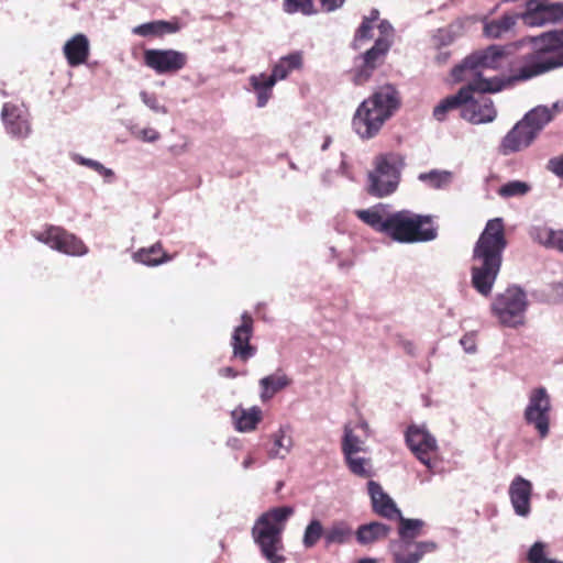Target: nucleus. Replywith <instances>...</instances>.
Instances as JSON below:
<instances>
[{
	"label": "nucleus",
	"instance_id": "obj_59",
	"mask_svg": "<svg viewBox=\"0 0 563 563\" xmlns=\"http://www.w3.org/2000/svg\"><path fill=\"white\" fill-rule=\"evenodd\" d=\"M338 173H340L342 176H344L349 179H353L352 174L350 173L349 166L344 161L341 162Z\"/></svg>",
	"mask_w": 563,
	"mask_h": 563
},
{
	"label": "nucleus",
	"instance_id": "obj_44",
	"mask_svg": "<svg viewBox=\"0 0 563 563\" xmlns=\"http://www.w3.org/2000/svg\"><path fill=\"white\" fill-rule=\"evenodd\" d=\"M324 537L322 525L319 520H311L305 529L302 544L309 549L317 544L321 537Z\"/></svg>",
	"mask_w": 563,
	"mask_h": 563
},
{
	"label": "nucleus",
	"instance_id": "obj_24",
	"mask_svg": "<svg viewBox=\"0 0 563 563\" xmlns=\"http://www.w3.org/2000/svg\"><path fill=\"white\" fill-rule=\"evenodd\" d=\"M183 29V24L178 19L170 21L155 20L136 25L132 29V33L142 37H162L166 34H174Z\"/></svg>",
	"mask_w": 563,
	"mask_h": 563
},
{
	"label": "nucleus",
	"instance_id": "obj_36",
	"mask_svg": "<svg viewBox=\"0 0 563 563\" xmlns=\"http://www.w3.org/2000/svg\"><path fill=\"white\" fill-rule=\"evenodd\" d=\"M464 30L462 21L457 20L452 22L445 27L437 30L432 36V41L437 47L451 45L456 38H459Z\"/></svg>",
	"mask_w": 563,
	"mask_h": 563
},
{
	"label": "nucleus",
	"instance_id": "obj_55",
	"mask_svg": "<svg viewBox=\"0 0 563 563\" xmlns=\"http://www.w3.org/2000/svg\"><path fill=\"white\" fill-rule=\"evenodd\" d=\"M460 343L466 353L472 354V353L476 352V343H475V339L472 334H466V335L462 336V339L460 340Z\"/></svg>",
	"mask_w": 563,
	"mask_h": 563
},
{
	"label": "nucleus",
	"instance_id": "obj_20",
	"mask_svg": "<svg viewBox=\"0 0 563 563\" xmlns=\"http://www.w3.org/2000/svg\"><path fill=\"white\" fill-rule=\"evenodd\" d=\"M508 494L515 514L527 518L531 512V482L522 476H516L509 485Z\"/></svg>",
	"mask_w": 563,
	"mask_h": 563
},
{
	"label": "nucleus",
	"instance_id": "obj_27",
	"mask_svg": "<svg viewBox=\"0 0 563 563\" xmlns=\"http://www.w3.org/2000/svg\"><path fill=\"white\" fill-rule=\"evenodd\" d=\"M249 82L252 91H254L256 95L257 108H264L272 98L273 88L276 85V80L271 75L260 73L250 76Z\"/></svg>",
	"mask_w": 563,
	"mask_h": 563
},
{
	"label": "nucleus",
	"instance_id": "obj_48",
	"mask_svg": "<svg viewBox=\"0 0 563 563\" xmlns=\"http://www.w3.org/2000/svg\"><path fill=\"white\" fill-rule=\"evenodd\" d=\"M553 235V229L545 227V225H533L529 230V236L530 239L544 246L547 249L548 244L550 243V239Z\"/></svg>",
	"mask_w": 563,
	"mask_h": 563
},
{
	"label": "nucleus",
	"instance_id": "obj_53",
	"mask_svg": "<svg viewBox=\"0 0 563 563\" xmlns=\"http://www.w3.org/2000/svg\"><path fill=\"white\" fill-rule=\"evenodd\" d=\"M547 249L563 253V230H554Z\"/></svg>",
	"mask_w": 563,
	"mask_h": 563
},
{
	"label": "nucleus",
	"instance_id": "obj_49",
	"mask_svg": "<svg viewBox=\"0 0 563 563\" xmlns=\"http://www.w3.org/2000/svg\"><path fill=\"white\" fill-rule=\"evenodd\" d=\"M140 98L143 101V103L153 112L161 114H166L168 112L167 108L164 104L159 103L158 98L155 93L142 90L140 92Z\"/></svg>",
	"mask_w": 563,
	"mask_h": 563
},
{
	"label": "nucleus",
	"instance_id": "obj_41",
	"mask_svg": "<svg viewBox=\"0 0 563 563\" xmlns=\"http://www.w3.org/2000/svg\"><path fill=\"white\" fill-rule=\"evenodd\" d=\"M344 459L349 470L354 475L363 478H367L372 475V465L369 459L357 456V454L344 455Z\"/></svg>",
	"mask_w": 563,
	"mask_h": 563
},
{
	"label": "nucleus",
	"instance_id": "obj_52",
	"mask_svg": "<svg viewBox=\"0 0 563 563\" xmlns=\"http://www.w3.org/2000/svg\"><path fill=\"white\" fill-rule=\"evenodd\" d=\"M136 136L144 142L154 143L159 140L161 134L153 128H144L137 132Z\"/></svg>",
	"mask_w": 563,
	"mask_h": 563
},
{
	"label": "nucleus",
	"instance_id": "obj_61",
	"mask_svg": "<svg viewBox=\"0 0 563 563\" xmlns=\"http://www.w3.org/2000/svg\"><path fill=\"white\" fill-rule=\"evenodd\" d=\"M332 172L331 170H327L325 173L322 174L321 176V181L323 185L325 186H329L331 185V176H332Z\"/></svg>",
	"mask_w": 563,
	"mask_h": 563
},
{
	"label": "nucleus",
	"instance_id": "obj_45",
	"mask_svg": "<svg viewBox=\"0 0 563 563\" xmlns=\"http://www.w3.org/2000/svg\"><path fill=\"white\" fill-rule=\"evenodd\" d=\"M284 10L289 14L302 13L303 15H312L317 12L312 0H285Z\"/></svg>",
	"mask_w": 563,
	"mask_h": 563
},
{
	"label": "nucleus",
	"instance_id": "obj_23",
	"mask_svg": "<svg viewBox=\"0 0 563 563\" xmlns=\"http://www.w3.org/2000/svg\"><path fill=\"white\" fill-rule=\"evenodd\" d=\"M63 52L69 66L76 67L85 64L90 53L88 37L82 33L74 35L65 43Z\"/></svg>",
	"mask_w": 563,
	"mask_h": 563
},
{
	"label": "nucleus",
	"instance_id": "obj_60",
	"mask_svg": "<svg viewBox=\"0 0 563 563\" xmlns=\"http://www.w3.org/2000/svg\"><path fill=\"white\" fill-rule=\"evenodd\" d=\"M356 428L363 430L366 438L369 435V426H368V423L365 420H361L356 424Z\"/></svg>",
	"mask_w": 563,
	"mask_h": 563
},
{
	"label": "nucleus",
	"instance_id": "obj_57",
	"mask_svg": "<svg viewBox=\"0 0 563 563\" xmlns=\"http://www.w3.org/2000/svg\"><path fill=\"white\" fill-rule=\"evenodd\" d=\"M363 21H367L368 25H376L379 22V11L373 9L368 16H364Z\"/></svg>",
	"mask_w": 563,
	"mask_h": 563
},
{
	"label": "nucleus",
	"instance_id": "obj_9",
	"mask_svg": "<svg viewBox=\"0 0 563 563\" xmlns=\"http://www.w3.org/2000/svg\"><path fill=\"white\" fill-rule=\"evenodd\" d=\"M551 412L552 401L547 388L540 386L531 389L523 410V420L536 430L540 439L548 438L550 433Z\"/></svg>",
	"mask_w": 563,
	"mask_h": 563
},
{
	"label": "nucleus",
	"instance_id": "obj_39",
	"mask_svg": "<svg viewBox=\"0 0 563 563\" xmlns=\"http://www.w3.org/2000/svg\"><path fill=\"white\" fill-rule=\"evenodd\" d=\"M73 161L79 165L86 166L95 170L96 173L103 177L106 183L110 184L114 181V172L111 168L106 167L99 161L87 158L79 154H74Z\"/></svg>",
	"mask_w": 563,
	"mask_h": 563
},
{
	"label": "nucleus",
	"instance_id": "obj_13",
	"mask_svg": "<svg viewBox=\"0 0 563 563\" xmlns=\"http://www.w3.org/2000/svg\"><path fill=\"white\" fill-rule=\"evenodd\" d=\"M390 46L382 41H374V44L363 53L354 57L353 68L351 70L353 81L356 85L367 82L374 71L380 67L387 57Z\"/></svg>",
	"mask_w": 563,
	"mask_h": 563
},
{
	"label": "nucleus",
	"instance_id": "obj_1",
	"mask_svg": "<svg viewBox=\"0 0 563 563\" xmlns=\"http://www.w3.org/2000/svg\"><path fill=\"white\" fill-rule=\"evenodd\" d=\"M506 247L504 219L488 220L473 247L471 266L472 285L484 297L493 291Z\"/></svg>",
	"mask_w": 563,
	"mask_h": 563
},
{
	"label": "nucleus",
	"instance_id": "obj_4",
	"mask_svg": "<svg viewBox=\"0 0 563 563\" xmlns=\"http://www.w3.org/2000/svg\"><path fill=\"white\" fill-rule=\"evenodd\" d=\"M523 41L531 45V51L520 55L521 66L515 79L528 80L563 66V29L548 31Z\"/></svg>",
	"mask_w": 563,
	"mask_h": 563
},
{
	"label": "nucleus",
	"instance_id": "obj_26",
	"mask_svg": "<svg viewBox=\"0 0 563 563\" xmlns=\"http://www.w3.org/2000/svg\"><path fill=\"white\" fill-rule=\"evenodd\" d=\"M391 532L390 526L380 521L361 525L355 531V539L363 547L372 545L386 539Z\"/></svg>",
	"mask_w": 563,
	"mask_h": 563
},
{
	"label": "nucleus",
	"instance_id": "obj_18",
	"mask_svg": "<svg viewBox=\"0 0 563 563\" xmlns=\"http://www.w3.org/2000/svg\"><path fill=\"white\" fill-rule=\"evenodd\" d=\"M496 115L497 111L494 107L493 100L484 95H481L475 99L473 97V92H471L468 101L463 103V108L461 110V117L473 124L493 122L496 119Z\"/></svg>",
	"mask_w": 563,
	"mask_h": 563
},
{
	"label": "nucleus",
	"instance_id": "obj_28",
	"mask_svg": "<svg viewBox=\"0 0 563 563\" xmlns=\"http://www.w3.org/2000/svg\"><path fill=\"white\" fill-rule=\"evenodd\" d=\"M291 383L290 378L283 373L282 371H277L272 375L265 376L260 379L261 387V400L267 401L274 397L275 394L283 390Z\"/></svg>",
	"mask_w": 563,
	"mask_h": 563
},
{
	"label": "nucleus",
	"instance_id": "obj_51",
	"mask_svg": "<svg viewBox=\"0 0 563 563\" xmlns=\"http://www.w3.org/2000/svg\"><path fill=\"white\" fill-rule=\"evenodd\" d=\"M547 168L555 176L563 179V154L561 156L550 158Z\"/></svg>",
	"mask_w": 563,
	"mask_h": 563
},
{
	"label": "nucleus",
	"instance_id": "obj_6",
	"mask_svg": "<svg viewBox=\"0 0 563 563\" xmlns=\"http://www.w3.org/2000/svg\"><path fill=\"white\" fill-rule=\"evenodd\" d=\"M385 234L398 243L410 244L434 240L438 229L431 217L400 210L390 213Z\"/></svg>",
	"mask_w": 563,
	"mask_h": 563
},
{
	"label": "nucleus",
	"instance_id": "obj_46",
	"mask_svg": "<svg viewBox=\"0 0 563 563\" xmlns=\"http://www.w3.org/2000/svg\"><path fill=\"white\" fill-rule=\"evenodd\" d=\"M542 25L563 20V4L560 2L547 3L542 0Z\"/></svg>",
	"mask_w": 563,
	"mask_h": 563
},
{
	"label": "nucleus",
	"instance_id": "obj_8",
	"mask_svg": "<svg viewBox=\"0 0 563 563\" xmlns=\"http://www.w3.org/2000/svg\"><path fill=\"white\" fill-rule=\"evenodd\" d=\"M528 298L523 289L509 286L494 298L490 310L499 323L508 328H517L525 323Z\"/></svg>",
	"mask_w": 563,
	"mask_h": 563
},
{
	"label": "nucleus",
	"instance_id": "obj_40",
	"mask_svg": "<svg viewBox=\"0 0 563 563\" xmlns=\"http://www.w3.org/2000/svg\"><path fill=\"white\" fill-rule=\"evenodd\" d=\"M363 451H365L364 441L354 433V430L349 424H346L344 427V434L342 439L343 455L357 454Z\"/></svg>",
	"mask_w": 563,
	"mask_h": 563
},
{
	"label": "nucleus",
	"instance_id": "obj_5",
	"mask_svg": "<svg viewBox=\"0 0 563 563\" xmlns=\"http://www.w3.org/2000/svg\"><path fill=\"white\" fill-rule=\"evenodd\" d=\"M294 508L282 506L262 514L252 528V537L261 554L269 563H284L283 532Z\"/></svg>",
	"mask_w": 563,
	"mask_h": 563
},
{
	"label": "nucleus",
	"instance_id": "obj_47",
	"mask_svg": "<svg viewBox=\"0 0 563 563\" xmlns=\"http://www.w3.org/2000/svg\"><path fill=\"white\" fill-rule=\"evenodd\" d=\"M527 560L529 563H563L558 560L545 558V543L541 541H537L531 545Z\"/></svg>",
	"mask_w": 563,
	"mask_h": 563
},
{
	"label": "nucleus",
	"instance_id": "obj_50",
	"mask_svg": "<svg viewBox=\"0 0 563 563\" xmlns=\"http://www.w3.org/2000/svg\"><path fill=\"white\" fill-rule=\"evenodd\" d=\"M375 29L378 31L377 37H375V41H382L387 43L388 46L391 47L394 42V27L387 20H380L376 25Z\"/></svg>",
	"mask_w": 563,
	"mask_h": 563
},
{
	"label": "nucleus",
	"instance_id": "obj_2",
	"mask_svg": "<svg viewBox=\"0 0 563 563\" xmlns=\"http://www.w3.org/2000/svg\"><path fill=\"white\" fill-rule=\"evenodd\" d=\"M400 102L396 87L389 84L378 87L357 107L352 119L354 132L362 140L375 137L399 109Z\"/></svg>",
	"mask_w": 563,
	"mask_h": 563
},
{
	"label": "nucleus",
	"instance_id": "obj_62",
	"mask_svg": "<svg viewBox=\"0 0 563 563\" xmlns=\"http://www.w3.org/2000/svg\"><path fill=\"white\" fill-rule=\"evenodd\" d=\"M551 111L553 113V115L560 111L563 110V101H556L554 102L552 106H551Z\"/></svg>",
	"mask_w": 563,
	"mask_h": 563
},
{
	"label": "nucleus",
	"instance_id": "obj_35",
	"mask_svg": "<svg viewBox=\"0 0 563 563\" xmlns=\"http://www.w3.org/2000/svg\"><path fill=\"white\" fill-rule=\"evenodd\" d=\"M353 534L352 527L343 521H335L324 531V541L327 545L346 543Z\"/></svg>",
	"mask_w": 563,
	"mask_h": 563
},
{
	"label": "nucleus",
	"instance_id": "obj_31",
	"mask_svg": "<svg viewBox=\"0 0 563 563\" xmlns=\"http://www.w3.org/2000/svg\"><path fill=\"white\" fill-rule=\"evenodd\" d=\"M132 257L136 263L146 266H158L173 260V256L163 251V246L159 242L150 247L140 249Z\"/></svg>",
	"mask_w": 563,
	"mask_h": 563
},
{
	"label": "nucleus",
	"instance_id": "obj_16",
	"mask_svg": "<svg viewBox=\"0 0 563 563\" xmlns=\"http://www.w3.org/2000/svg\"><path fill=\"white\" fill-rule=\"evenodd\" d=\"M187 55L176 49L151 48L144 52V63L156 74H174L187 64Z\"/></svg>",
	"mask_w": 563,
	"mask_h": 563
},
{
	"label": "nucleus",
	"instance_id": "obj_54",
	"mask_svg": "<svg viewBox=\"0 0 563 563\" xmlns=\"http://www.w3.org/2000/svg\"><path fill=\"white\" fill-rule=\"evenodd\" d=\"M183 142L169 146V152L174 155H183L188 152L190 140L188 136H181Z\"/></svg>",
	"mask_w": 563,
	"mask_h": 563
},
{
	"label": "nucleus",
	"instance_id": "obj_42",
	"mask_svg": "<svg viewBox=\"0 0 563 563\" xmlns=\"http://www.w3.org/2000/svg\"><path fill=\"white\" fill-rule=\"evenodd\" d=\"M531 190V186L522 180H511L498 189V195L503 198L522 197Z\"/></svg>",
	"mask_w": 563,
	"mask_h": 563
},
{
	"label": "nucleus",
	"instance_id": "obj_14",
	"mask_svg": "<svg viewBox=\"0 0 563 563\" xmlns=\"http://www.w3.org/2000/svg\"><path fill=\"white\" fill-rule=\"evenodd\" d=\"M1 120L5 133L13 140H26L33 133L31 113L24 103L5 102Z\"/></svg>",
	"mask_w": 563,
	"mask_h": 563
},
{
	"label": "nucleus",
	"instance_id": "obj_34",
	"mask_svg": "<svg viewBox=\"0 0 563 563\" xmlns=\"http://www.w3.org/2000/svg\"><path fill=\"white\" fill-rule=\"evenodd\" d=\"M394 520L399 522L398 527V541L416 542L415 539L421 536V530L424 527V521L421 519H408L402 517H396Z\"/></svg>",
	"mask_w": 563,
	"mask_h": 563
},
{
	"label": "nucleus",
	"instance_id": "obj_63",
	"mask_svg": "<svg viewBox=\"0 0 563 563\" xmlns=\"http://www.w3.org/2000/svg\"><path fill=\"white\" fill-rule=\"evenodd\" d=\"M255 460L249 455L242 463V466L244 470H247L250 468L253 464H254Z\"/></svg>",
	"mask_w": 563,
	"mask_h": 563
},
{
	"label": "nucleus",
	"instance_id": "obj_3",
	"mask_svg": "<svg viewBox=\"0 0 563 563\" xmlns=\"http://www.w3.org/2000/svg\"><path fill=\"white\" fill-rule=\"evenodd\" d=\"M521 46H525V41H518L504 46L490 45L484 49L476 51L468 55L462 64L452 69V77L455 81L467 80L471 82L477 79L478 75L482 74L484 78H496L501 80L504 88L507 84L518 81L515 79L518 71L507 78L498 76L489 77L485 75V71L490 69L497 70L515 63L521 64L520 56L516 57V60L512 58L515 52Z\"/></svg>",
	"mask_w": 563,
	"mask_h": 563
},
{
	"label": "nucleus",
	"instance_id": "obj_33",
	"mask_svg": "<svg viewBox=\"0 0 563 563\" xmlns=\"http://www.w3.org/2000/svg\"><path fill=\"white\" fill-rule=\"evenodd\" d=\"M553 120V113L547 106H538L527 112L521 121L538 136L543 128Z\"/></svg>",
	"mask_w": 563,
	"mask_h": 563
},
{
	"label": "nucleus",
	"instance_id": "obj_29",
	"mask_svg": "<svg viewBox=\"0 0 563 563\" xmlns=\"http://www.w3.org/2000/svg\"><path fill=\"white\" fill-rule=\"evenodd\" d=\"M271 438L273 448L268 451L269 459H285L294 446L290 427L288 424L280 426Z\"/></svg>",
	"mask_w": 563,
	"mask_h": 563
},
{
	"label": "nucleus",
	"instance_id": "obj_7",
	"mask_svg": "<svg viewBox=\"0 0 563 563\" xmlns=\"http://www.w3.org/2000/svg\"><path fill=\"white\" fill-rule=\"evenodd\" d=\"M405 157L396 152L375 156L373 169L367 175V191L371 196L383 198L394 194L400 183Z\"/></svg>",
	"mask_w": 563,
	"mask_h": 563
},
{
	"label": "nucleus",
	"instance_id": "obj_64",
	"mask_svg": "<svg viewBox=\"0 0 563 563\" xmlns=\"http://www.w3.org/2000/svg\"><path fill=\"white\" fill-rule=\"evenodd\" d=\"M328 251H329V260H334L338 257V252H336V249L334 246H329L328 247Z\"/></svg>",
	"mask_w": 563,
	"mask_h": 563
},
{
	"label": "nucleus",
	"instance_id": "obj_37",
	"mask_svg": "<svg viewBox=\"0 0 563 563\" xmlns=\"http://www.w3.org/2000/svg\"><path fill=\"white\" fill-rule=\"evenodd\" d=\"M452 173L449 170H439V169H432L427 173H421L418 175V179L426 185H428L430 188L433 189H442L446 186H449L452 181Z\"/></svg>",
	"mask_w": 563,
	"mask_h": 563
},
{
	"label": "nucleus",
	"instance_id": "obj_56",
	"mask_svg": "<svg viewBox=\"0 0 563 563\" xmlns=\"http://www.w3.org/2000/svg\"><path fill=\"white\" fill-rule=\"evenodd\" d=\"M345 0H320L322 9L327 12L335 11L344 4Z\"/></svg>",
	"mask_w": 563,
	"mask_h": 563
},
{
	"label": "nucleus",
	"instance_id": "obj_11",
	"mask_svg": "<svg viewBox=\"0 0 563 563\" xmlns=\"http://www.w3.org/2000/svg\"><path fill=\"white\" fill-rule=\"evenodd\" d=\"M32 235L52 250L69 256H84L89 252L80 238L62 227L47 225L43 231H35Z\"/></svg>",
	"mask_w": 563,
	"mask_h": 563
},
{
	"label": "nucleus",
	"instance_id": "obj_58",
	"mask_svg": "<svg viewBox=\"0 0 563 563\" xmlns=\"http://www.w3.org/2000/svg\"><path fill=\"white\" fill-rule=\"evenodd\" d=\"M219 375L222 377L235 378L239 373L233 367L227 366L219 369Z\"/></svg>",
	"mask_w": 563,
	"mask_h": 563
},
{
	"label": "nucleus",
	"instance_id": "obj_38",
	"mask_svg": "<svg viewBox=\"0 0 563 563\" xmlns=\"http://www.w3.org/2000/svg\"><path fill=\"white\" fill-rule=\"evenodd\" d=\"M520 20L528 26H542V0H529L526 11L518 13Z\"/></svg>",
	"mask_w": 563,
	"mask_h": 563
},
{
	"label": "nucleus",
	"instance_id": "obj_21",
	"mask_svg": "<svg viewBox=\"0 0 563 563\" xmlns=\"http://www.w3.org/2000/svg\"><path fill=\"white\" fill-rule=\"evenodd\" d=\"M537 135L521 120L504 136L500 143V153L509 155L520 152L534 141Z\"/></svg>",
	"mask_w": 563,
	"mask_h": 563
},
{
	"label": "nucleus",
	"instance_id": "obj_32",
	"mask_svg": "<svg viewBox=\"0 0 563 563\" xmlns=\"http://www.w3.org/2000/svg\"><path fill=\"white\" fill-rule=\"evenodd\" d=\"M302 67V53L294 52L279 58L274 65L271 76L276 80H284L287 76Z\"/></svg>",
	"mask_w": 563,
	"mask_h": 563
},
{
	"label": "nucleus",
	"instance_id": "obj_22",
	"mask_svg": "<svg viewBox=\"0 0 563 563\" xmlns=\"http://www.w3.org/2000/svg\"><path fill=\"white\" fill-rule=\"evenodd\" d=\"M368 495L371 497L373 511L387 519L394 520L396 517H400V509L397 507L391 497L384 492L380 484L375 481L367 483Z\"/></svg>",
	"mask_w": 563,
	"mask_h": 563
},
{
	"label": "nucleus",
	"instance_id": "obj_17",
	"mask_svg": "<svg viewBox=\"0 0 563 563\" xmlns=\"http://www.w3.org/2000/svg\"><path fill=\"white\" fill-rule=\"evenodd\" d=\"M437 550L438 544L431 540L418 542L391 540L389 542L393 563H419L426 554Z\"/></svg>",
	"mask_w": 563,
	"mask_h": 563
},
{
	"label": "nucleus",
	"instance_id": "obj_19",
	"mask_svg": "<svg viewBox=\"0 0 563 563\" xmlns=\"http://www.w3.org/2000/svg\"><path fill=\"white\" fill-rule=\"evenodd\" d=\"M520 20L518 12L508 11L494 19L484 18L483 35L489 40H501L516 34V27Z\"/></svg>",
	"mask_w": 563,
	"mask_h": 563
},
{
	"label": "nucleus",
	"instance_id": "obj_15",
	"mask_svg": "<svg viewBox=\"0 0 563 563\" xmlns=\"http://www.w3.org/2000/svg\"><path fill=\"white\" fill-rule=\"evenodd\" d=\"M253 332L254 319L247 311H244L241 314V323L233 329L230 340L233 357L245 363L256 355V346L250 343Z\"/></svg>",
	"mask_w": 563,
	"mask_h": 563
},
{
	"label": "nucleus",
	"instance_id": "obj_10",
	"mask_svg": "<svg viewBox=\"0 0 563 563\" xmlns=\"http://www.w3.org/2000/svg\"><path fill=\"white\" fill-rule=\"evenodd\" d=\"M503 89V82L499 79L484 78L482 74L478 78L468 82L465 87H462L455 95L449 96L441 100L433 109L432 115L439 121L443 122L446 120L448 113L452 110L463 108V103L468 101L471 92H498Z\"/></svg>",
	"mask_w": 563,
	"mask_h": 563
},
{
	"label": "nucleus",
	"instance_id": "obj_25",
	"mask_svg": "<svg viewBox=\"0 0 563 563\" xmlns=\"http://www.w3.org/2000/svg\"><path fill=\"white\" fill-rule=\"evenodd\" d=\"M391 211L387 205L378 203L368 209L356 210V217L373 230L386 232Z\"/></svg>",
	"mask_w": 563,
	"mask_h": 563
},
{
	"label": "nucleus",
	"instance_id": "obj_12",
	"mask_svg": "<svg viewBox=\"0 0 563 563\" xmlns=\"http://www.w3.org/2000/svg\"><path fill=\"white\" fill-rule=\"evenodd\" d=\"M405 441L412 454L434 474L432 455L438 451L437 439L423 426L411 424L405 433Z\"/></svg>",
	"mask_w": 563,
	"mask_h": 563
},
{
	"label": "nucleus",
	"instance_id": "obj_43",
	"mask_svg": "<svg viewBox=\"0 0 563 563\" xmlns=\"http://www.w3.org/2000/svg\"><path fill=\"white\" fill-rule=\"evenodd\" d=\"M375 37H377L375 35V25H368L367 21H362L361 25L355 32L352 47L354 49H362L368 41Z\"/></svg>",
	"mask_w": 563,
	"mask_h": 563
},
{
	"label": "nucleus",
	"instance_id": "obj_30",
	"mask_svg": "<svg viewBox=\"0 0 563 563\" xmlns=\"http://www.w3.org/2000/svg\"><path fill=\"white\" fill-rule=\"evenodd\" d=\"M234 427L240 432L253 431L262 419V410L254 406L250 409L236 408L231 412Z\"/></svg>",
	"mask_w": 563,
	"mask_h": 563
}]
</instances>
